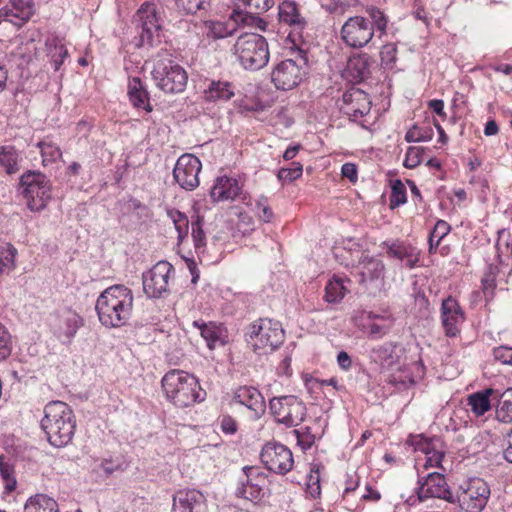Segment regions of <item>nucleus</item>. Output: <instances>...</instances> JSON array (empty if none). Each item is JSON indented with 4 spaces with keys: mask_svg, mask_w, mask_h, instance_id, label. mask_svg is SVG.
I'll return each instance as SVG.
<instances>
[{
    "mask_svg": "<svg viewBox=\"0 0 512 512\" xmlns=\"http://www.w3.org/2000/svg\"><path fill=\"white\" fill-rule=\"evenodd\" d=\"M434 132L431 127H419L414 125L405 135L407 142H427L433 138Z\"/></svg>",
    "mask_w": 512,
    "mask_h": 512,
    "instance_id": "obj_46",
    "label": "nucleus"
},
{
    "mask_svg": "<svg viewBox=\"0 0 512 512\" xmlns=\"http://www.w3.org/2000/svg\"><path fill=\"white\" fill-rule=\"evenodd\" d=\"M388 382L399 391L406 390L415 384L412 374L409 371L402 369L392 373L389 376Z\"/></svg>",
    "mask_w": 512,
    "mask_h": 512,
    "instance_id": "obj_43",
    "label": "nucleus"
},
{
    "mask_svg": "<svg viewBox=\"0 0 512 512\" xmlns=\"http://www.w3.org/2000/svg\"><path fill=\"white\" fill-rule=\"evenodd\" d=\"M492 393L493 389L488 388L469 395L468 405L476 416H482L491 409L490 395Z\"/></svg>",
    "mask_w": 512,
    "mask_h": 512,
    "instance_id": "obj_36",
    "label": "nucleus"
},
{
    "mask_svg": "<svg viewBox=\"0 0 512 512\" xmlns=\"http://www.w3.org/2000/svg\"><path fill=\"white\" fill-rule=\"evenodd\" d=\"M139 36L138 47H154L161 43L163 17L153 2L143 3L134 15Z\"/></svg>",
    "mask_w": 512,
    "mask_h": 512,
    "instance_id": "obj_8",
    "label": "nucleus"
},
{
    "mask_svg": "<svg viewBox=\"0 0 512 512\" xmlns=\"http://www.w3.org/2000/svg\"><path fill=\"white\" fill-rule=\"evenodd\" d=\"M293 434L297 439V444L302 450L310 449L315 443V435L312 434L310 427H303L301 429L293 430Z\"/></svg>",
    "mask_w": 512,
    "mask_h": 512,
    "instance_id": "obj_50",
    "label": "nucleus"
},
{
    "mask_svg": "<svg viewBox=\"0 0 512 512\" xmlns=\"http://www.w3.org/2000/svg\"><path fill=\"white\" fill-rule=\"evenodd\" d=\"M204 495L195 489L180 490L173 496L172 512H200Z\"/></svg>",
    "mask_w": 512,
    "mask_h": 512,
    "instance_id": "obj_26",
    "label": "nucleus"
},
{
    "mask_svg": "<svg viewBox=\"0 0 512 512\" xmlns=\"http://www.w3.org/2000/svg\"><path fill=\"white\" fill-rule=\"evenodd\" d=\"M24 512H59L58 503L45 494H36L28 498Z\"/></svg>",
    "mask_w": 512,
    "mask_h": 512,
    "instance_id": "obj_35",
    "label": "nucleus"
},
{
    "mask_svg": "<svg viewBox=\"0 0 512 512\" xmlns=\"http://www.w3.org/2000/svg\"><path fill=\"white\" fill-rule=\"evenodd\" d=\"M368 17L349 16L341 27V39L352 48H362L373 38L375 32L380 36L386 33L388 19L386 15L376 7L366 9Z\"/></svg>",
    "mask_w": 512,
    "mask_h": 512,
    "instance_id": "obj_3",
    "label": "nucleus"
},
{
    "mask_svg": "<svg viewBox=\"0 0 512 512\" xmlns=\"http://www.w3.org/2000/svg\"><path fill=\"white\" fill-rule=\"evenodd\" d=\"M81 325L82 318L76 312L65 310L54 319L52 328L62 343H69Z\"/></svg>",
    "mask_w": 512,
    "mask_h": 512,
    "instance_id": "obj_24",
    "label": "nucleus"
},
{
    "mask_svg": "<svg viewBox=\"0 0 512 512\" xmlns=\"http://www.w3.org/2000/svg\"><path fill=\"white\" fill-rule=\"evenodd\" d=\"M20 185L31 211H41L46 207L51 198V184L44 174L29 171L21 176Z\"/></svg>",
    "mask_w": 512,
    "mask_h": 512,
    "instance_id": "obj_12",
    "label": "nucleus"
},
{
    "mask_svg": "<svg viewBox=\"0 0 512 512\" xmlns=\"http://www.w3.org/2000/svg\"><path fill=\"white\" fill-rule=\"evenodd\" d=\"M123 463L119 460L103 459L100 463V468L106 475H111L116 471L123 470Z\"/></svg>",
    "mask_w": 512,
    "mask_h": 512,
    "instance_id": "obj_61",
    "label": "nucleus"
},
{
    "mask_svg": "<svg viewBox=\"0 0 512 512\" xmlns=\"http://www.w3.org/2000/svg\"><path fill=\"white\" fill-rule=\"evenodd\" d=\"M347 291L344 279L334 275L325 287V300L329 303H338L344 298Z\"/></svg>",
    "mask_w": 512,
    "mask_h": 512,
    "instance_id": "obj_39",
    "label": "nucleus"
},
{
    "mask_svg": "<svg viewBox=\"0 0 512 512\" xmlns=\"http://www.w3.org/2000/svg\"><path fill=\"white\" fill-rule=\"evenodd\" d=\"M370 109V98L363 90L353 87L343 94L340 110L350 120L357 121L367 115Z\"/></svg>",
    "mask_w": 512,
    "mask_h": 512,
    "instance_id": "obj_20",
    "label": "nucleus"
},
{
    "mask_svg": "<svg viewBox=\"0 0 512 512\" xmlns=\"http://www.w3.org/2000/svg\"><path fill=\"white\" fill-rule=\"evenodd\" d=\"M269 409L275 421L286 427L298 426L307 414L305 404L295 395L273 397L269 401Z\"/></svg>",
    "mask_w": 512,
    "mask_h": 512,
    "instance_id": "obj_11",
    "label": "nucleus"
},
{
    "mask_svg": "<svg viewBox=\"0 0 512 512\" xmlns=\"http://www.w3.org/2000/svg\"><path fill=\"white\" fill-rule=\"evenodd\" d=\"M296 48L294 59H285L279 62L271 72V80L279 90H291L298 86L306 74L308 64L305 50Z\"/></svg>",
    "mask_w": 512,
    "mask_h": 512,
    "instance_id": "obj_10",
    "label": "nucleus"
},
{
    "mask_svg": "<svg viewBox=\"0 0 512 512\" xmlns=\"http://www.w3.org/2000/svg\"><path fill=\"white\" fill-rule=\"evenodd\" d=\"M242 470L244 477L239 479L235 495L252 502L259 500L266 483V474L259 467L254 466H245Z\"/></svg>",
    "mask_w": 512,
    "mask_h": 512,
    "instance_id": "obj_18",
    "label": "nucleus"
},
{
    "mask_svg": "<svg viewBox=\"0 0 512 512\" xmlns=\"http://www.w3.org/2000/svg\"><path fill=\"white\" fill-rule=\"evenodd\" d=\"M168 217L172 220L178 234V241L182 242L189 233V219L179 210L171 209L167 211Z\"/></svg>",
    "mask_w": 512,
    "mask_h": 512,
    "instance_id": "obj_41",
    "label": "nucleus"
},
{
    "mask_svg": "<svg viewBox=\"0 0 512 512\" xmlns=\"http://www.w3.org/2000/svg\"><path fill=\"white\" fill-rule=\"evenodd\" d=\"M354 269L361 284H377L384 279L385 265L379 257L362 254Z\"/></svg>",
    "mask_w": 512,
    "mask_h": 512,
    "instance_id": "obj_21",
    "label": "nucleus"
},
{
    "mask_svg": "<svg viewBox=\"0 0 512 512\" xmlns=\"http://www.w3.org/2000/svg\"><path fill=\"white\" fill-rule=\"evenodd\" d=\"M151 76L157 88L170 94L183 92L188 81L185 69L174 61L172 54L166 49L157 53Z\"/></svg>",
    "mask_w": 512,
    "mask_h": 512,
    "instance_id": "obj_6",
    "label": "nucleus"
},
{
    "mask_svg": "<svg viewBox=\"0 0 512 512\" xmlns=\"http://www.w3.org/2000/svg\"><path fill=\"white\" fill-rule=\"evenodd\" d=\"M174 274L173 266L167 261L157 262L143 274V290L149 298H160L169 293V280Z\"/></svg>",
    "mask_w": 512,
    "mask_h": 512,
    "instance_id": "obj_14",
    "label": "nucleus"
},
{
    "mask_svg": "<svg viewBox=\"0 0 512 512\" xmlns=\"http://www.w3.org/2000/svg\"><path fill=\"white\" fill-rule=\"evenodd\" d=\"M235 95V86L229 81L211 80L203 91L207 102L228 101Z\"/></svg>",
    "mask_w": 512,
    "mask_h": 512,
    "instance_id": "obj_29",
    "label": "nucleus"
},
{
    "mask_svg": "<svg viewBox=\"0 0 512 512\" xmlns=\"http://www.w3.org/2000/svg\"><path fill=\"white\" fill-rule=\"evenodd\" d=\"M40 426L48 442L54 447L61 448L72 441L76 420L68 404L63 401H51L44 407Z\"/></svg>",
    "mask_w": 512,
    "mask_h": 512,
    "instance_id": "obj_2",
    "label": "nucleus"
},
{
    "mask_svg": "<svg viewBox=\"0 0 512 512\" xmlns=\"http://www.w3.org/2000/svg\"><path fill=\"white\" fill-rule=\"evenodd\" d=\"M20 156L13 146L0 147V166L7 174H15L19 170Z\"/></svg>",
    "mask_w": 512,
    "mask_h": 512,
    "instance_id": "obj_37",
    "label": "nucleus"
},
{
    "mask_svg": "<svg viewBox=\"0 0 512 512\" xmlns=\"http://www.w3.org/2000/svg\"><path fill=\"white\" fill-rule=\"evenodd\" d=\"M134 296L128 287L113 285L98 297L95 309L102 325L119 328L128 323L132 316Z\"/></svg>",
    "mask_w": 512,
    "mask_h": 512,
    "instance_id": "obj_1",
    "label": "nucleus"
},
{
    "mask_svg": "<svg viewBox=\"0 0 512 512\" xmlns=\"http://www.w3.org/2000/svg\"><path fill=\"white\" fill-rule=\"evenodd\" d=\"M341 174L351 182H356L358 178L357 166L354 163H345L342 165Z\"/></svg>",
    "mask_w": 512,
    "mask_h": 512,
    "instance_id": "obj_62",
    "label": "nucleus"
},
{
    "mask_svg": "<svg viewBox=\"0 0 512 512\" xmlns=\"http://www.w3.org/2000/svg\"><path fill=\"white\" fill-rule=\"evenodd\" d=\"M406 187L401 180H396L392 184L391 194L389 197L390 207L392 209L404 204L406 202Z\"/></svg>",
    "mask_w": 512,
    "mask_h": 512,
    "instance_id": "obj_49",
    "label": "nucleus"
},
{
    "mask_svg": "<svg viewBox=\"0 0 512 512\" xmlns=\"http://www.w3.org/2000/svg\"><path fill=\"white\" fill-rule=\"evenodd\" d=\"M450 225L444 220H438L429 234V253L434 254L440 245V242L450 232Z\"/></svg>",
    "mask_w": 512,
    "mask_h": 512,
    "instance_id": "obj_40",
    "label": "nucleus"
},
{
    "mask_svg": "<svg viewBox=\"0 0 512 512\" xmlns=\"http://www.w3.org/2000/svg\"><path fill=\"white\" fill-rule=\"evenodd\" d=\"M423 151L422 147H409L406 152L404 166L409 169L416 168L421 163Z\"/></svg>",
    "mask_w": 512,
    "mask_h": 512,
    "instance_id": "obj_55",
    "label": "nucleus"
},
{
    "mask_svg": "<svg viewBox=\"0 0 512 512\" xmlns=\"http://www.w3.org/2000/svg\"><path fill=\"white\" fill-rule=\"evenodd\" d=\"M388 254L404 263L405 267L413 269L420 261V251L403 242L392 243L388 248Z\"/></svg>",
    "mask_w": 512,
    "mask_h": 512,
    "instance_id": "obj_30",
    "label": "nucleus"
},
{
    "mask_svg": "<svg viewBox=\"0 0 512 512\" xmlns=\"http://www.w3.org/2000/svg\"><path fill=\"white\" fill-rule=\"evenodd\" d=\"M303 166L299 162H292L288 168H281L277 173L280 182H292L302 176Z\"/></svg>",
    "mask_w": 512,
    "mask_h": 512,
    "instance_id": "obj_48",
    "label": "nucleus"
},
{
    "mask_svg": "<svg viewBox=\"0 0 512 512\" xmlns=\"http://www.w3.org/2000/svg\"><path fill=\"white\" fill-rule=\"evenodd\" d=\"M233 400L253 412V418L259 419L266 410L261 392L253 386H241L234 392Z\"/></svg>",
    "mask_w": 512,
    "mask_h": 512,
    "instance_id": "obj_25",
    "label": "nucleus"
},
{
    "mask_svg": "<svg viewBox=\"0 0 512 512\" xmlns=\"http://www.w3.org/2000/svg\"><path fill=\"white\" fill-rule=\"evenodd\" d=\"M247 336L255 351L267 353L276 350L284 342L285 333L280 322L260 318L250 324Z\"/></svg>",
    "mask_w": 512,
    "mask_h": 512,
    "instance_id": "obj_9",
    "label": "nucleus"
},
{
    "mask_svg": "<svg viewBox=\"0 0 512 512\" xmlns=\"http://www.w3.org/2000/svg\"><path fill=\"white\" fill-rule=\"evenodd\" d=\"M418 449L425 455L445 451L444 443L439 437L425 438L421 440L418 444Z\"/></svg>",
    "mask_w": 512,
    "mask_h": 512,
    "instance_id": "obj_51",
    "label": "nucleus"
},
{
    "mask_svg": "<svg viewBox=\"0 0 512 512\" xmlns=\"http://www.w3.org/2000/svg\"><path fill=\"white\" fill-rule=\"evenodd\" d=\"M0 476L4 481L5 489L8 492H11L16 488L17 482L14 476V467L3 455L0 456Z\"/></svg>",
    "mask_w": 512,
    "mask_h": 512,
    "instance_id": "obj_44",
    "label": "nucleus"
},
{
    "mask_svg": "<svg viewBox=\"0 0 512 512\" xmlns=\"http://www.w3.org/2000/svg\"><path fill=\"white\" fill-rule=\"evenodd\" d=\"M37 146L40 149L44 165L55 162L62 155L60 148L51 142L41 141Z\"/></svg>",
    "mask_w": 512,
    "mask_h": 512,
    "instance_id": "obj_45",
    "label": "nucleus"
},
{
    "mask_svg": "<svg viewBox=\"0 0 512 512\" xmlns=\"http://www.w3.org/2000/svg\"><path fill=\"white\" fill-rule=\"evenodd\" d=\"M12 337L8 329L0 323V361L7 359L12 352Z\"/></svg>",
    "mask_w": 512,
    "mask_h": 512,
    "instance_id": "obj_53",
    "label": "nucleus"
},
{
    "mask_svg": "<svg viewBox=\"0 0 512 512\" xmlns=\"http://www.w3.org/2000/svg\"><path fill=\"white\" fill-rule=\"evenodd\" d=\"M47 55L55 71H58L64 60L69 56L63 40L57 36L49 37L46 40Z\"/></svg>",
    "mask_w": 512,
    "mask_h": 512,
    "instance_id": "obj_32",
    "label": "nucleus"
},
{
    "mask_svg": "<svg viewBox=\"0 0 512 512\" xmlns=\"http://www.w3.org/2000/svg\"><path fill=\"white\" fill-rule=\"evenodd\" d=\"M166 397L177 407H189L205 399V391L197 378L182 370H171L162 378Z\"/></svg>",
    "mask_w": 512,
    "mask_h": 512,
    "instance_id": "obj_5",
    "label": "nucleus"
},
{
    "mask_svg": "<svg viewBox=\"0 0 512 512\" xmlns=\"http://www.w3.org/2000/svg\"><path fill=\"white\" fill-rule=\"evenodd\" d=\"M397 47L393 43H388L382 46L380 51L381 64L385 68H392L396 62Z\"/></svg>",
    "mask_w": 512,
    "mask_h": 512,
    "instance_id": "obj_54",
    "label": "nucleus"
},
{
    "mask_svg": "<svg viewBox=\"0 0 512 512\" xmlns=\"http://www.w3.org/2000/svg\"><path fill=\"white\" fill-rule=\"evenodd\" d=\"M32 0H10L0 9V24L10 22L16 27H22L34 14Z\"/></svg>",
    "mask_w": 512,
    "mask_h": 512,
    "instance_id": "obj_23",
    "label": "nucleus"
},
{
    "mask_svg": "<svg viewBox=\"0 0 512 512\" xmlns=\"http://www.w3.org/2000/svg\"><path fill=\"white\" fill-rule=\"evenodd\" d=\"M234 9L230 14V20L234 25L223 22H211L210 33L214 38H225L233 34L236 26H255L262 31L266 30L267 23L259 18L258 14L266 12L272 5L273 0H232Z\"/></svg>",
    "mask_w": 512,
    "mask_h": 512,
    "instance_id": "obj_4",
    "label": "nucleus"
},
{
    "mask_svg": "<svg viewBox=\"0 0 512 512\" xmlns=\"http://www.w3.org/2000/svg\"><path fill=\"white\" fill-rule=\"evenodd\" d=\"M17 249L10 243H6L0 248V275L9 273L15 268V259Z\"/></svg>",
    "mask_w": 512,
    "mask_h": 512,
    "instance_id": "obj_42",
    "label": "nucleus"
},
{
    "mask_svg": "<svg viewBox=\"0 0 512 512\" xmlns=\"http://www.w3.org/2000/svg\"><path fill=\"white\" fill-rule=\"evenodd\" d=\"M346 72L354 81L360 82L370 75V61L367 54H358L349 58Z\"/></svg>",
    "mask_w": 512,
    "mask_h": 512,
    "instance_id": "obj_31",
    "label": "nucleus"
},
{
    "mask_svg": "<svg viewBox=\"0 0 512 512\" xmlns=\"http://www.w3.org/2000/svg\"><path fill=\"white\" fill-rule=\"evenodd\" d=\"M391 322L377 323L373 322L368 326V336L372 339H378L386 335L391 329Z\"/></svg>",
    "mask_w": 512,
    "mask_h": 512,
    "instance_id": "obj_57",
    "label": "nucleus"
},
{
    "mask_svg": "<svg viewBox=\"0 0 512 512\" xmlns=\"http://www.w3.org/2000/svg\"><path fill=\"white\" fill-rule=\"evenodd\" d=\"M444 455H445V451L426 455V461H425L424 467L425 468H429V467L443 468L441 463L444 458Z\"/></svg>",
    "mask_w": 512,
    "mask_h": 512,
    "instance_id": "obj_63",
    "label": "nucleus"
},
{
    "mask_svg": "<svg viewBox=\"0 0 512 512\" xmlns=\"http://www.w3.org/2000/svg\"><path fill=\"white\" fill-rule=\"evenodd\" d=\"M493 356L497 361L512 366V347L504 345L496 347L493 350Z\"/></svg>",
    "mask_w": 512,
    "mask_h": 512,
    "instance_id": "obj_59",
    "label": "nucleus"
},
{
    "mask_svg": "<svg viewBox=\"0 0 512 512\" xmlns=\"http://www.w3.org/2000/svg\"><path fill=\"white\" fill-rule=\"evenodd\" d=\"M279 21L290 27L287 39L291 41L293 49L303 39V31L307 27L306 19L300 14L298 6L293 1H283L278 7Z\"/></svg>",
    "mask_w": 512,
    "mask_h": 512,
    "instance_id": "obj_19",
    "label": "nucleus"
},
{
    "mask_svg": "<svg viewBox=\"0 0 512 512\" xmlns=\"http://www.w3.org/2000/svg\"><path fill=\"white\" fill-rule=\"evenodd\" d=\"M307 490L313 498H316L320 495L321 488L318 476H310L309 482L307 484Z\"/></svg>",
    "mask_w": 512,
    "mask_h": 512,
    "instance_id": "obj_64",
    "label": "nucleus"
},
{
    "mask_svg": "<svg viewBox=\"0 0 512 512\" xmlns=\"http://www.w3.org/2000/svg\"><path fill=\"white\" fill-rule=\"evenodd\" d=\"M176 2L179 8L189 14L206 11L210 7V0H176Z\"/></svg>",
    "mask_w": 512,
    "mask_h": 512,
    "instance_id": "obj_52",
    "label": "nucleus"
},
{
    "mask_svg": "<svg viewBox=\"0 0 512 512\" xmlns=\"http://www.w3.org/2000/svg\"><path fill=\"white\" fill-rule=\"evenodd\" d=\"M220 430L226 435H233L238 430L236 420L230 415H222L219 418Z\"/></svg>",
    "mask_w": 512,
    "mask_h": 512,
    "instance_id": "obj_58",
    "label": "nucleus"
},
{
    "mask_svg": "<svg viewBox=\"0 0 512 512\" xmlns=\"http://www.w3.org/2000/svg\"><path fill=\"white\" fill-rule=\"evenodd\" d=\"M203 225L204 219L199 215H197L196 218L191 222V235L196 249L203 248L206 245V237L203 231Z\"/></svg>",
    "mask_w": 512,
    "mask_h": 512,
    "instance_id": "obj_47",
    "label": "nucleus"
},
{
    "mask_svg": "<svg viewBox=\"0 0 512 512\" xmlns=\"http://www.w3.org/2000/svg\"><path fill=\"white\" fill-rule=\"evenodd\" d=\"M195 326L200 328L201 336L207 343L210 349H214L217 346H224L227 342L225 330L213 323L199 325L197 321L194 322Z\"/></svg>",
    "mask_w": 512,
    "mask_h": 512,
    "instance_id": "obj_33",
    "label": "nucleus"
},
{
    "mask_svg": "<svg viewBox=\"0 0 512 512\" xmlns=\"http://www.w3.org/2000/svg\"><path fill=\"white\" fill-rule=\"evenodd\" d=\"M232 50L237 62L245 70L258 71L269 62L268 43L257 33H243L238 36Z\"/></svg>",
    "mask_w": 512,
    "mask_h": 512,
    "instance_id": "obj_7",
    "label": "nucleus"
},
{
    "mask_svg": "<svg viewBox=\"0 0 512 512\" xmlns=\"http://www.w3.org/2000/svg\"><path fill=\"white\" fill-rule=\"evenodd\" d=\"M241 189L242 187L237 179L221 176L216 178L210 196L214 202L233 201L240 195Z\"/></svg>",
    "mask_w": 512,
    "mask_h": 512,
    "instance_id": "obj_27",
    "label": "nucleus"
},
{
    "mask_svg": "<svg viewBox=\"0 0 512 512\" xmlns=\"http://www.w3.org/2000/svg\"><path fill=\"white\" fill-rule=\"evenodd\" d=\"M260 459L263 465L271 472L285 475L294 465L291 450L280 442H267L261 449Z\"/></svg>",
    "mask_w": 512,
    "mask_h": 512,
    "instance_id": "obj_13",
    "label": "nucleus"
},
{
    "mask_svg": "<svg viewBox=\"0 0 512 512\" xmlns=\"http://www.w3.org/2000/svg\"><path fill=\"white\" fill-rule=\"evenodd\" d=\"M202 164L198 157L192 154L181 155L173 169V178L186 191H193L199 184V173Z\"/></svg>",
    "mask_w": 512,
    "mask_h": 512,
    "instance_id": "obj_17",
    "label": "nucleus"
},
{
    "mask_svg": "<svg viewBox=\"0 0 512 512\" xmlns=\"http://www.w3.org/2000/svg\"><path fill=\"white\" fill-rule=\"evenodd\" d=\"M465 315L456 299L445 298L441 304V323L447 337H456L460 333V325Z\"/></svg>",
    "mask_w": 512,
    "mask_h": 512,
    "instance_id": "obj_22",
    "label": "nucleus"
},
{
    "mask_svg": "<svg viewBox=\"0 0 512 512\" xmlns=\"http://www.w3.org/2000/svg\"><path fill=\"white\" fill-rule=\"evenodd\" d=\"M491 490L486 481L481 478L470 479L461 494L456 496V502L465 512H482L490 498Z\"/></svg>",
    "mask_w": 512,
    "mask_h": 512,
    "instance_id": "obj_16",
    "label": "nucleus"
},
{
    "mask_svg": "<svg viewBox=\"0 0 512 512\" xmlns=\"http://www.w3.org/2000/svg\"><path fill=\"white\" fill-rule=\"evenodd\" d=\"M321 6L330 13L345 14L348 5L340 2V0H321Z\"/></svg>",
    "mask_w": 512,
    "mask_h": 512,
    "instance_id": "obj_60",
    "label": "nucleus"
},
{
    "mask_svg": "<svg viewBox=\"0 0 512 512\" xmlns=\"http://www.w3.org/2000/svg\"><path fill=\"white\" fill-rule=\"evenodd\" d=\"M416 488L417 498L420 502L428 498H438L455 503L456 496L451 491L445 476L439 472L428 473L424 477H419Z\"/></svg>",
    "mask_w": 512,
    "mask_h": 512,
    "instance_id": "obj_15",
    "label": "nucleus"
},
{
    "mask_svg": "<svg viewBox=\"0 0 512 512\" xmlns=\"http://www.w3.org/2000/svg\"><path fill=\"white\" fill-rule=\"evenodd\" d=\"M127 96L134 108L143 109L147 113L152 112L153 106L150 103L149 92L139 77H129Z\"/></svg>",
    "mask_w": 512,
    "mask_h": 512,
    "instance_id": "obj_28",
    "label": "nucleus"
},
{
    "mask_svg": "<svg viewBox=\"0 0 512 512\" xmlns=\"http://www.w3.org/2000/svg\"><path fill=\"white\" fill-rule=\"evenodd\" d=\"M255 210H256L258 217L263 222H266V223L270 222L274 216L272 209L270 208V206L267 203V199L263 198V197L260 198L256 202Z\"/></svg>",
    "mask_w": 512,
    "mask_h": 512,
    "instance_id": "obj_56",
    "label": "nucleus"
},
{
    "mask_svg": "<svg viewBox=\"0 0 512 512\" xmlns=\"http://www.w3.org/2000/svg\"><path fill=\"white\" fill-rule=\"evenodd\" d=\"M396 344L386 342L373 347L370 351V359L382 366H390L396 362L398 356L396 354Z\"/></svg>",
    "mask_w": 512,
    "mask_h": 512,
    "instance_id": "obj_34",
    "label": "nucleus"
},
{
    "mask_svg": "<svg viewBox=\"0 0 512 512\" xmlns=\"http://www.w3.org/2000/svg\"><path fill=\"white\" fill-rule=\"evenodd\" d=\"M495 413L499 422L512 423V388L505 390L500 395Z\"/></svg>",
    "mask_w": 512,
    "mask_h": 512,
    "instance_id": "obj_38",
    "label": "nucleus"
}]
</instances>
